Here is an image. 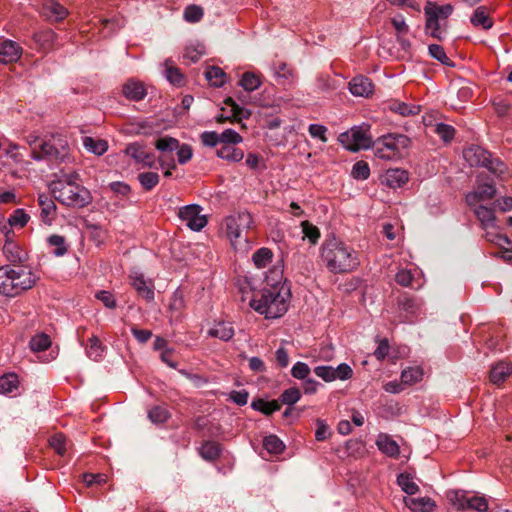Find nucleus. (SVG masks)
<instances>
[{
  "label": "nucleus",
  "mask_w": 512,
  "mask_h": 512,
  "mask_svg": "<svg viewBox=\"0 0 512 512\" xmlns=\"http://www.w3.org/2000/svg\"><path fill=\"white\" fill-rule=\"evenodd\" d=\"M320 259L333 274L351 273L360 266L358 252L334 236L326 238L322 243Z\"/></svg>",
  "instance_id": "f257e3e1"
},
{
  "label": "nucleus",
  "mask_w": 512,
  "mask_h": 512,
  "mask_svg": "<svg viewBox=\"0 0 512 512\" xmlns=\"http://www.w3.org/2000/svg\"><path fill=\"white\" fill-rule=\"evenodd\" d=\"M53 197L62 205L72 208H82L91 200L90 191L79 183L76 172L63 174L49 184Z\"/></svg>",
  "instance_id": "f03ea898"
},
{
  "label": "nucleus",
  "mask_w": 512,
  "mask_h": 512,
  "mask_svg": "<svg viewBox=\"0 0 512 512\" xmlns=\"http://www.w3.org/2000/svg\"><path fill=\"white\" fill-rule=\"evenodd\" d=\"M38 281L28 266L3 265L0 267V294L15 297L30 290Z\"/></svg>",
  "instance_id": "7ed1b4c3"
},
{
  "label": "nucleus",
  "mask_w": 512,
  "mask_h": 512,
  "mask_svg": "<svg viewBox=\"0 0 512 512\" xmlns=\"http://www.w3.org/2000/svg\"><path fill=\"white\" fill-rule=\"evenodd\" d=\"M290 290L287 286L265 288L250 301V306L267 319L283 316L288 310Z\"/></svg>",
  "instance_id": "20e7f679"
},
{
  "label": "nucleus",
  "mask_w": 512,
  "mask_h": 512,
  "mask_svg": "<svg viewBox=\"0 0 512 512\" xmlns=\"http://www.w3.org/2000/svg\"><path fill=\"white\" fill-rule=\"evenodd\" d=\"M25 140L30 147V157L35 161L62 163L69 158L68 144L60 137L41 140L39 136L30 134Z\"/></svg>",
  "instance_id": "39448f33"
},
{
  "label": "nucleus",
  "mask_w": 512,
  "mask_h": 512,
  "mask_svg": "<svg viewBox=\"0 0 512 512\" xmlns=\"http://www.w3.org/2000/svg\"><path fill=\"white\" fill-rule=\"evenodd\" d=\"M252 224V216L247 211L229 215L223 220L222 229L225 231L234 249L246 247L247 239L243 237V232L250 229Z\"/></svg>",
  "instance_id": "423d86ee"
},
{
  "label": "nucleus",
  "mask_w": 512,
  "mask_h": 512,
  "mask_svg": "<svg viewBox=\"0 0 512 512\" xmlns=\"http://www.w3.org/2000/svg\"><path fill=\"white\" fill-rule=\"evenodd\" d=\"M338 140L345 149L352 152L366 150L373 146V140L370 135V125L365 123L354 126L350 130L341 133Z\"/></svg>",
  "instance_id": "0eeeda50"
},
{
  "label": "nucleus",
  "mask_w": 512,
  "mask_h": 512,
  "mask_svg": "<svg viewBox=\"0 0 512 512\" xmlns=\"http://www.w3.org/2000/svg\"><path fill=\"white\" fill-rule=\"evenodd\" d=\"M410 140L403 134H388L376 142L375 155L384 160H391L401 155L409 146Z\"/></svg>",
  "instance_id": "6e6552de"
},
{
  "label": "nucleus",
  "mask_w": 512,
  "mask_h": 512,
  "mask_svg": "<svg viewBox=\"0 0 512 512\" xmlns=\"http://www.w3.org/2000/svg\"><path fill=\"white\" fill-rule=\"evenodd\" d=\"M314 373L325 382L345 381L353 376V370L347 363H341L337 367L328 365L316 366Z\"/></svg>",
  "instance_id": "1a4fd4ad"
},
{
  "label": "nucleus",
  "mask_w": 512,
  "mask_h": 512,
  "mask_svg": "<svg viewBox=\"0 0 512 512\" xmlns=\"http://www.w3.org/2000/svg\"><path fill=\"white\" fill-rule=\"evenodd\" d=\"M202 208L197 204H190L180 208L178 216L193 231H200L207 224L205 215L201 214Z\"/></svg>",
  "instance_id": "9d476101"
},
{
  "label": "nucleus",
  "mask_w": 512,
  "mask_h": 512,
  "mask_svg": "<svg viewBox=\"0 0 512 512\" xmlns=\"http://www.w3.org/2000/svg\"><path fill=\"white\" fill-rule=\"evenodd\" d=\"M129 278L131 280V285L140 297L148 302L154 300V283L151 279H146L144 275L137 270H132Z\"/></svg>",
  "instance_id": "9b49d317"
},
{
  "label": "nucleus",
  "mask_w": 512,
  "mask_h": 512,
  "mask_svg": "<svg viewBox=\"0 0 512 512\" xmlns=\"http://www.w3.org/2000/svg\"><path fill=\"white\" fill-rule=\"evenodd\" d=\"M496 194V188L493 183L479 184L472 192L466 195L468 206H476L481 201L490 200Z\"/></svg>",
  "instance_id": "f8f14e48"
},
{
  "label": "nucleus",
  "mask_w": 512,
  "mask_h": 512,
  "mask_svg": "<svg viewBox=\"0 0 512 512\" xmlns=\"http://www.w3.org/2000/svg\"><path fill=\"white\" fill-rule=\"evenodd\" d=\"M3 254L11 266H23L28 258L26 251L8 238L3 246Z\"/></svg>",
  "instance_id": "ddd939ff"
},
{
  "label": "nucleus",
  "mask_w": 512,
  "mask_h": 512,
  "mask_svg": "<svg viewBox=\"0 0 512 512\" xmlns=\"http://www.w3.org/2000/svg\"><path fill=\"white\" fill-rule=\"evenodd\" d=\"M469 207L473 209V212L483 230L496 228L497 220L493 208L480 204Z\"/></svg>",
  "instance_id": "4468645a"
},
{
  "label": "nucleus",
  "mask_w": 512,
  "mask_h": 512,
  "mask_svg": "<svg viewBox=\"0 0 512 512\" xmlns=\"http://www.w3.org/2000/svg\"><path fill=\"white\" fill-rule=\"evenodd\" d=\"M22 55V48L12 40L0 43V62L10 64L18 61Z\"/></svg>",
  "instance_id": "2eb2a0df"
},
{
  "label": "nucleus",
  "mask_w": 512,
  "mask_h": 512,
  "mask_svg": "<svg viewBox=\"0 0 512 512\" xmlns=\"http://www.w3.org/2000/svg\"><path fill=\"white\" fill-rule=\"evenodd\" d=\"M38 205L40 207L41 220L45 224L51 225L55 218L57 210V206L54 200L46 194H39Z\"/></svg>",
  "instance_id": "dca6fc26"
},
{
  "label": "nucleus",
  "mask_w": 512,
  "mask_h": 512,
  "mask_svg": "<svg viewBox=\"0 0 512 512\" xmlns=\"http://www.w3.org/2000/svg\"><path fill=\"white\" fill-rule=\"evenodd\" d=\"M350 92L357 97H369L373 92L371 80L365 76H355L349 82Z\"/></svg>",
  "instance_id": "f3484780"
},
{
  "label": "nucleus",
  "mask_w": 512,
  "mask_h": 512,
  "mask_svg": "<svg viewBox=\"0 0 512 512\" xmlns=\"http://www.w3.org/2000/svg\"><path fill=\"white\" fill-rule=\"evenodd\" d=\"M125 153L143 166L151 167L154 163V156L146 152L139 143L129 144L125 149Z\"/></svg>",
  "instance_id": "a211bd4d"
},
{
  "label": "nucleus",
  "mask_w": 512,
  "mask_h": 512,
  "mask_svg": "<svg viewBox=\"0 0 512 512\" xmlns=\"http://www.w3.org/2000/svg\"><path fill=\"white\" fill-rule=\"evenodd\" d=\"M424 14L426 17V33L434 38L441 40L444 33V29H442L441 26V22L443 20L439 18L434 11H431L430 8H427L426 6L424 7Z\"/></svg>",
  "instance_id": "6ab92c4d"
},
{
  "label": "nucleus",
  "mask_w": 512,
  "mask_h": 512,
  "mask_svg": "<svg viewBox=\"0 0 512 512\" xmlns=\"http://www.w3.org/2000/svg\"><path fill=\"white\" fill-rule=\"evenodd\" d=\"M405 506L412 512H432L436 503L430 497H404Z\"/></svg>",
  "instance_id": "aec40b11"
},
{
  "label": "nucleus",
  "mask_w": 512,
  "mask_h": 512,
  "mask_svg": "<svg viewBox=\"0 0 512 512\" xmlns=\"http://www.w3.org/2000/svg\"><path fill=\"white\" fill-rule=\"evenodd\" d=\"M407 181V171L399 168L388 169L382 176V183L393 189L403 186Z\"/></svg>",
  "instance_id": "412c9836"
},
{
  "label": "nucleus",
  "mask_w": 512,
  "mask_h": 512,
  "mask_svg": "<svg viewBox=\"0 0 512 512\" xmlns=\"http://www.w3.org/2000/svg\"><path fill=\"white\" fill-rule=\"evenodd\" d=\"M464 158L471 166H484L491 154L479 146H472L464 150Z\"/></svg>",
  "instance_id": "4be33fe9"
},
{
  "label": "nucleus",
  "mask_w": 512,
  "mask_h": 512,
  "mask_svg": "<svg viewBox=\"0 0 512 512\" xmlns=\"http://www.w3.org/2000/svg\"><path fill=\"white\" fill-rule=\"evenodd\" d=\"M376 445L382 453L389 457L397 458L400 453L398 443L388 434L380 433L377 436Z\"/></svg>",
  "instance_id": "5701e85b"
},
{
  "label": "nucleus",
  "mask_w": 512,
  "mask_h": 512,
  "mask_svg": "<svg viewBox=\"0 0 512 512\" xmlns=\"http://www.w3.org/2000/svg\"><path fill=\"white\" fill-rule=\"evenodd\" d=\"M122 93L131 101H140L146 96V89L141 82L131 79L123 85Z\"/></svg>",
  "instance_id": "b1692460"
},
{
  "label": "nucleus",
  "mask_w": 512,
  "mask_h": 512,
  "mask_svg": "<svg viewBox=\"0 0 512 512\" xmlns=\"http://www.w3.org/2000/svg\"><path fill=\"white\" fill-rule=\"evenodd\" d=\"M210 337L219 338L222 341H229L234 336V328L230 322H216L213 327L208 330Z\"/></svg>",
  "instance_id": "393cba45"
},
{
  "label": "nucleus",
  "mask_w": 512,
  "mask_h": 512,
  "mask_svg": "<svg viewBox=\"0 0 512 512\" xmlns=\"http://www.w3.org/2000/svg\"><path fill=\"white\" fill-rule=\"evenodd\" d=\"M44 15L54 21L63 20L67 15V9L55 0H47L43 5Z\"/></svg>",
  "instance_id": "a878e982"
},
{
  "label": "nucleus",
  "mask_w": 512,
  "mask_h": 512,
  "mask_svg": "<svg viewBox=\"0 0 512 512\" xmlns=\"http://www.w3.org/2000/svg\"><path fill=\"white\" fill-rule=\"evenodd\" d=\"M470 21L474 26H481L485 30H488L493 26V21L489 17V11L486 6L477 7L473 12Z\"/></svg>",
  "instance_id": "bb28decb"
},
{
  "label": "nucleus",
  "mask_w": 512,
  "mask_h": 512,
  "mask_svg": "<svg viewBox=\"0 0 512 512\" xmlns=\"http://www.w3.org/2000/svg\"><path fill=\"white\" fill-rule=\"evenodd\" d=\"M216 154L221 159L233 162H239L244 157V152L232 145H222L217 149Z\"/></svg>",
  "instance_id": "cd10ccee"
},
{
  "label": "nucleus",
  "mask_w": 512,
  "mask_h": 512,
  "mask_svg": "<svg viewBox=\"0 0 512 512\" xmlns=\"http://www.w3.org/2000/svg\"><path fill=\"white\" fill-rule=\"evenodd\" d=\"M512 373V368L509 364L500 362L492 367L490 372V380L494 384H500Z\"/></svg>",
  "instance_id": "c85d7f7f"
},
{
  "label": "nucleus",
  "mask_w": 512,
  "mask_h": 512,
  "mask_svg": "<svg viewBox=\"0 0 512 512\" xmlns=\"http://www.w3.org/2000/svg\"><path fill=\"white\" fill-rule=\"evenodd\" d=\"M164 68L165 77L171 84L176 86H181L184 84V77L182 73L170 59H167L164 62Z\"/></svg>",
  "instance_id": "c756f323"
},
{
  "label": "nucleus",
  "mask_w": 512,
  "mask_h": 512,
  "mask_svg": "<svg viewBox=\"0 0 512 512\" xmlns=\"http://www.w3.org/2000/svg\"><path fill=\"white\" fill-rule=\"evenodd\" d=\"M389 109L402 116H413L420 112V106L415 104H408L399 101H393L389 105Z\"/></svg>",
  "instance_id": "7c9ffc66"
},
{
  "label": "nucleus",
  "mask_w": 512,
  "mask_h": 512,
  "mask_svg": "<svg viewBox=\"0 0 512 512\" xmlns=\"http://www.w3.org/2000/svg\"><path fill=\"white\" fill-rule=\"evenodd\" d=\"M206 80L214 87H221L226 82L225 72L215 66L208 67L205 71Z\"/></svg>",
  "instance_id": "2f4dec72"
},
{
  "label": "nucleus",
  "mask_w": 512,
  "mask_h": 512,
  "mask_svg": "<svg viewBox=\"0 0 512 512\" xmlns=\"http://www.w3.org/2000/svg\"><path fill=\"white\" fill-rule=\"evenodd\" d=\"M261 84L262 80L260 75L253 72H245L239 81V85L247 92L255 91Z\"/></svg>",
  "instance_id": "473e14b6"
},
{
  "label": "nucleus",
  "mask_w": 512,
  "mask_h": 512,
  "mask_svg": "<svg viewBox=\"0 0 512 512\" xmlns=\"http://www.w3.org/2000/svg\"><path fill=\"white\" fill-rule=\"evenodd\" d=\"M201 457L205 460H215L221 453V446L214 441H206L199 448Z\"/></svg>",
  "instance_id": "72a5a7b5"
},
{
  "label": "nucleus",
  "mask_w": 512,
  "mask_h": 512,
  "mask_svg": "<svg viewBox=\"0 0 512 512\" xmlns=\"http://www.w3.org/2000/svg\"><path fill=\"white\" fill-rule=\"evenodd\" d=\"M83 146L87 151L99 156L103 155L108 149V144L105 140L94 139L92 137H84Z\"/></svg>",
  "instance_id": "f704fd0d"
},
{
  "label": "nucleus",
  "mask_w": 512,
  "mask_h": 512,
  "mask_svg": "<svg viewBox=\"0 0 512 512\" xmlns=\"http://www.w3.org/2000/svg\"><path fill=\"white\" fill-rule=\"evenodd\" d=\"M447 499L457 510L465 511L468 495L463 490H450L447 492Z\"/></svg>",
  "instance_id": "c9c22d12"
},
{
  "label": "nucleus",
  "mask_w": 512,
  "mask_h": 512,
  "mask_svg": "<svg viewBox=\"0 0 512 512\" xmlns=\"http://www.w3.org/2000/svg\"><path fill=\"white\" fill-rule=\"evenodd\" d=\"M19 380L16 374L9 373L0 377V393L11 394L18 389Z\"/></svg>",
  "instance_id": "e433bc0d"
},
{
  "label": "nucleus",
  "mask_w": 512,
  "mask_h": 512,
  "mask_svg": "<svg viewBox=\"0 0 512 512\" xmlns=\"http://www.w3.org/2000/svg\"><path fill=\"white\" fill-rule=\"evenodd\" d=\"M484 231H485V235H484L485 239L488 242L495 244L496 246H498L500 248L504 247V245H509L511 243L510 239L507 236L500 233V230H499V227L497 224H496L495 229H487Z\"/></svg>",
  "instance_id": "4c0bfd02"
},
{
  "label": "nucleus",
  "mask_w": 512,
  "mask_h": 512,
  "mask_svg": "<svg viewBox=\"0 0 512 512\" xmlns=\"http://www.w3.org/2000/svg\"><path fill=\"white\" fill-rule=\"evenodd\" d=\"M104 351L105 348L98 337L92 336L86 349L87 356L94 361H98L104 356Z\"/></svg>",
  "instance_id": "58836bf2"
},
{
  "label": "nucleus",
  "mask_w": 512,
  "mask_h": 512,
  "mask_svg": "<svg viewBox=\"0 0 512 512\" xmlns=\"http://www.w3.org/2000/svg\"><path fill=\"white\" fill-rule=\"evenodd\" d=\"M397 483L408 495H414L419 491V486L414 482L413 477L408 473H401L397 477Z\"/></svg>",
  "instance_id": "ea45409f"
},
{
  "label": "nucleus",
  "mask_w": 512,
  "mask_h": 512,
  "mask_svg": "<svg viewBox=\"0 0 512 512\" xmlns=\"http://www.w3.org/2000/svg\"><path fill=\"white\" fill-rule=\"evenodd\" d=\"M148 418L156 424L165 423L170 418V412L166 406L157 405L148 410Z\"/></svg>",
  "instance_id": "a19ab883"
},
{
  "label": "nucleus",
  "mask_w": 512,
  "mask_h": 512,
  "mask_svg": "<svg viewBox=\"0 0 512 512\" xmlns=\"http://www.w3.org/2000/svg\"><path fill=\"white\" fill-rule=\"evenodd\" d=\"M423 371L420 367H408L401 373V382L404 385H413L422 379Z\"/></svg>",
  "instance_id": "79ce46f5"
},
{
  "label": "nucleus",
  "mask_w": 512,
  "mask_h": 512,
  "mask_svg": "<svg viewBox=\"0 0 512 512\" xmlns=\"http://www.w3.org/2000/svg\"><path fill=\"white\" fill-rule=\"evenodd\" d=\"M272 258V251L265 247L258 249L252 256L254 265L259 269L265 268L268 264H270Z\"/></svg>",
  "instance_id": "37998d69"
},
{
  "label": "nucleus",
  "mask_w": 512,
  "mask_h": 512,
  "mask_svg": "<svg viewBox=\"0 0 512 512\" xmlns=\"http://www.w3.org/2000/svg\"><path fill=\"white\" fill-rule=\"evenodd\" d=\"M252 408L256 411L262 412L265 415H270L280 409L277 401H265L263 399L254 400L251 404Z\"/></svg>",
  "instance_id": "c03bdc74"
},
{
  "label": "nucleus",
  "mask_w": 512,
  "mask_h": 512,
  "mask_svg": "<svg viewBox=\"0 0 512 512\" xmlns=\"http://www.w3.org/2000/svg\"><path fill=\"white\" fill-rule=\"evenodd\" d=\"M263 447L271 454H280L284 451L285 445L276 435H269L264 438Z\"/></svg>",
  "instance_id": "a18cd8bd"
},
{
  "label": "nucleus",
  "mask_w": 512,
  "mask_h": 512,
  "mask_svg": "<svg viewBox=\"0 0 512 512\" xmlns=\"http://www.w3.org/2000/svg\"><path fill=\"white\" fill-rule=\"evenodd\" d=\"M429 55L446 66H453V62L446 55L444 48L438 44H430L428 46Z\"/></svg>",
  "instance_id": "49530a36"
},
{
  "label": "nucleus",
  "mask_w": 512,
  "mask_h": 512,
  "mask_svg": "<svg viewBox=\"0 0 512 512\" xmlns=\"http://www.w3.org/2000/svg\"><path fill=\"white\" fill-rule=\"evenodd\" d=\"M51 345V340L48 335L40 333L32 337L29 346L32 351L40 352L48 349Z\"/></svg>",
  "instance_id": "de8ad7c7"
},
{
  "label": "nucleus",
  "mask_w": 512,
  "mask_h": 512,
  "mask_svg": "<svg viewBox=\"0 0 512 512\" xmlns=\"http://www.w3.org/2000/svg\"><path fill=\"white\" fill-rule=\"evenodd\" d=\"M475 510L477 512H486L488 510V502L485 497L482 496H470L468 497L465 511Z\"/></svg>",
  "instance_id": "09e8293b"
},
{
  "label": "nucleus",
  "mask_w": 512,
  "mask_h": 512,
  "mask_svg": "<svg viewBox=\"0 0 512 512\" xmlns=\"http://www.w3.org/2000/svg\"><path fill=\"white\" fill-rule=\"evenodd\" d=\"M351 176L357 180H366L370 176V168L367 162L357 161L351 170Z\"/></svg>",
  "instance_id": "8fccbe9b"
},
{
  "label": "nucleus",
  "mask_w": 512,
  "mask_h": 512,
  "mask_svg": "<svg viewBox=\"0 0 512 512\" xmlns=\"http://www.w3.org/2000/svg\"><path fill=\"white\" fill-rule=\"evenodd\" d=\"M265 279L267 285H269L270 288L286 286L284 283H282L283 271L279 267L275 266L270 269Z\"/></svg>",
  "instance_id": "3c124183"
},
{
  "label": "nucleus",
  "mask_w": 512,
  "mask_h": 512,
  "mask_svg": "<svg viewBox=\"0 0 512 512\" xmlns=\"http://www.w3.org/2000/svg\"><path fill=\"white\" fill-rule=\"evenodd\" d=\"M414 278L415 275L412 273V271L406 269L398 271L395 276V280L399 285L404 287L419 288L421 284L414 286Z\"/></svg>",
  "instance_id": "603ef678"
},
{
  "label": "nucleus",
  "mask_w": 512,
  "mask_h": 512,
  "mask_svg": "<svg viewBox=\"0 0 512 512\" xmlns=\"http://www.w3.org/2000/svg\"><path fill=\"white\" fill-rule=\"evenodd\" d=\"M138 180L142 187L149 191L159 183V175L155 172H144L138 175Z\"/></svg>",
  "instance_id": "864d4df0"
},
{
  "label": "nucleus",
  "mask_w": 512,
  "mask_h": 512,
  "mask_svg": "<svg viewBox=\"0 0 512 512\" xmlns=\"http://www.w3.org/2000/svg\"><path fill=\"white\" fill-rule=\"evenodd\" d=\"M47 241L50 246L55 247L53 250L54 255L63 256L67 252L65 238L63 236L51 235L48 237Z\"/></svg>",
  "instance_id": "5fc2aeb1"
},
{
  "label": "nucleus",
  "mask_w": 512,
  "mask_h": 512,
  "mask_svg": "<svg viewBox=\"0 0 512 512\" xmlns=\"http://www.w3.org/2000/svg\"><path fill=\"white\" fill-rule=\"evenodd\" d=\"M301 227L304 237L309 239L311 244H316L320 238L319 229L313 224H311L309 221H303L301 223Z\"/></svg>",
  "instance_id": "6e6d98bb"
},
{
  "label": "nucleus",
  "mask_w": 512,
  "mask_h": 512,
  "mask_svg": "<svg viewBox=\"0 0 512 512\" xmlns=\"http://www.w3.org/2000/svg\"><path fill=\"white\" fill-rule=\"evenodd\" d=\"M155 147L161 152H173L179 147V141L171 137H162L156 141Z\"/></svg>",
  "instance_id": "4d7b16f0"
},
{
  "label": "nucleus",
  "mask_w": 512,
  "mask_h": 512,
  "mask_svg": "<svg viewBox=\"0 0 512 512\" xmlns=\"http://www.w3.org/2000/svg\"><path fill=\"white\" fill-rule=\"evenodd\" d=\"M6 155L11 158L16 164L29 165L30 161H26L24 154L20 152V146L15 143H11L6 149Z\"/></svg>",
  "instance_id": "13d9d810"
},
{
  "label": "nucleus",
  "mask_w": 512,
  "mask_h": 512,
  "mask_svg": "<svg viewBox=\"0 0 512 512\" xmlns=\"http://www.w3.org/2000/svg\"><path fill=\"white\" fill-rule=\"evenodd\" d=\"M426 7L430 8L431 11H434L435 14L443 21H445L453 12V6L450 4L437 5L436 3L429 1L427 2Z\"/></svg>",
  "instance_id": "bf43d9fd"
},
{
  "label": "nucleus",
  "mask_w": 512,
  "mask_h": 512,
  "mask_svg": "<svg viewBox=\"0 0 512 512\" xmlns=\"http://www.w3.org/2000/svg\"><path fill=\"white\" fill-rule=\"evenodd\" d=\"M301 398L300 390L296 387L286 389L280 396V401L285 405H293Z\"/></svg>",
  "instance_id": "052dcab7"
},
{
  "label": "nucleus",
  "mask_w": 512,
  "mask_h": 512,
  "mask_svg": "<svg viewBox=\"0 0 512 512\" xmlns=\"http://www.w3.org/2000/svg\"><path fill=\"white\" fill-rule=\"evenodd\" d=\"M203 17V9L197 5H189L184 10V19L187 22L195 23Z\"/></svg>",
  "instance_id": "680f3d73"
},
{
  "label": "nucleus",
  "mask_w": 512,
  "mask_h": 512,
  "mask_svg": "<svg viewBox=\"0 0 512 512\" xmlns=\"http://www.w3.org/2000/svg\"><path fill=\"white\" fill-rule=\"evenodd\" d=\"M242 137L238 132L232 129H226L220 134V143L223 145H235L242 142Z\"/></svg>",
  "instance_id": "e2e57ef3"
},
{
  "label": "nucleus",
  "mask_w": 512,
  "mask_h": 512,
  "mask_svg": "<svg viewBox=\"0 0 512 512\" xmlns=\"http://www.w3.org/2000/svg\"><path fill=\"white\" fill-rule=\"evenodd\" d=\"M483 167H486L489 171L497 176H502L507 171V166L504 162L498 158H492L491 156L489 157V160H487V164H485Z\"/></svg>",
  "instance_id": "0e129e2a"
},
{
  "label": "nucleus",
  "mask_w": 512,
  "mask_h": 512,
  "mask_svg": "<svg viewBox=\"0 0 512 512\" xmlns=\"http://www.w3.org/2000/svg\"><path fill=\"white\" fill-rule=\"evenodd\" d=\"M310 372V367L306 363L301 361L296 362L291 369V375L294 378L303 381L308 379Z\"/></svg>",
  "instance_id": "69168bd1"
},
{
  "label": "nucleus",
  "mask_w": 512,
  "mask_h": 512,
  "mask_svg": "<svg viewBox=\"0 0 512 512\" xmlns=\"http://www.w3.org/2000/svg\"><path fill=\"white\" fill-rule=\"evenodd\" d=\"M435 133L445 142H449L454 138L455 129L448 124L438 123L435 126Z\"/></svg>",
  "instance_id": "338daca9"
},
{
  "label": "nucleus",
  "mask_w": 512,
  "mask_h": 512,
  "mask_svg": "<svg viewBox=\"0 0 512 512\" xmlns=\"http://www.w3.org/2000/svg\"><path fill=\"white\" fill-rule=\"evenodd\" d=\"M29 220V216L24 212L23 209H17L9 217L8 222L12 227H24Z\"/></svg>",
  "instance_id": "774afa93"
}]
</instances>
